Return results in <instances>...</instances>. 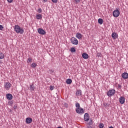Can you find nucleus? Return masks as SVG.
I'll return each instance as SVG.
<instances>
[{
	"label": "nucleus",
	"mask_w": 128,
	"mask_h": 128,
	"mask_svg": "<svg viewBox=\"0 0 128 128\" xmlns=\"http://www.w3.org/2000/svg\"><path fill=\"white\" fill-rule=\"evenodd\" d=\"M14 30L16 34H22L24 32V30L22 28H20L18 25H15Z\"/></svg>",
	"instance_id": "f257e3e1"
},
{
	"label": "nucleus",
	"mask_w": 128,
	"mask_h": 128,
	"mask_svg": "<svg viewBox=\"0 0 128 128\" xmlns=\"http://www.w3.org/2000/svg\"><path fill=\"white\" fill-rule=\"evenodd\" d=\"M112 14L114 18H118V16H120V12L118 10L116 9L113 12Z\"/></svg>",
	"instance_id": "f03ea898"
},
{
	"label": "nucleus",
	"mask_w": 128,
	"mask_h": 128,
	"mask_svg": "<svg viewBox=\"0 0 128 128\" xmlns=\"http://www.w3.org/2000/svg\"><path fill=\"white\" fill-rule=\"evenodd\" d=\"M12 84H10V82H6L4 84V88H5L6 90H10V88Z\"/></svg>",
	"instance_id": "7ed1b4c3"
},
{
	"label": "nucleus",
	"mask_w": 128,
	"mask_h": 128,
	"mask_svg": "<svg viewBox=\"0 0 128 128\" xmlns=\"http://www.w3.org/2000/svg\"><path fill=\"white\" fill-rule=\"evenodd\" d=\"M70 41L72 44H78V40L74 37H72L70 39Z\"/></svg>",
	"instance_id": "20e7f679"
},
{
	"label": "nucleus",
	"mask_w": 128,
	"mask_h": 128,
	"mask_svg": "<svg viewBox=\"0 0 128 128\" xmlns=\"http://www.w3.org/2000/svg\"><path fill=\"white\" fill-rule=\"evenodd\" d=\"M114 94H116V90H111L108 92L107 95L108 96H114Z\"/></svg>",
	"instance_id": "39448f33"
},
{
	"label": "nucleus",
	"mask_w": 128,
	"mask_h": 128,
	"mask_svg": "<svg viewBox=\"0 0 128 128\" xmlns=\"http://www.w3.org/2000/svg\"><path fill=\"white\" fill-rule=\"evenodd\" d=\"M38 32L40 34H42V36H44V34H46V32L44 30L41 28H39L38 30Z\"/></svg>",
	"instance_id": "423d86ee"
},
{
	"label": "nucleus",
	"mask_w": 128,
	"mask_h": 128,
	"mask_svg": "<svg viewBox=\"0 0 128 128\" xmlns=\"http://www.w3.org/2000/svg\"><path fill=\"white\" fill-rule=\"evenodd\" d=\"M119 102L121 104H124L126 102V98L124 96H120L119 98Z\"/></svg>",
	"instance_id": "0eeeda50"
},
{
	"label": "nucleus",
	"mask_w": 128,
	"mask_h": 128,
	"mask_svg": "<svg viewBox=\"0 0 128 128\" xmlns=\"http://www.w3.org/2000/svg\"><path fill=\"white\" fill-rule=\"evenodd\" d=\"M76 112H77V114H84V109H82L81 108H76Z\"/></svg>",
	"instance_id": "6e6552de"
},
{
	"label": "nucleus",
	"mask_w": 128,
	"mask_h": 128,
	"mask_svg": "<svg viewBox=\"0 0 128 128\" xmlns=\"http://www.w3.org/2000/svg\"><path fill=\"white\" fill-rule=\"evenodd\" d=\"M26 124H32V118H27L26 119Z\"/></svg>",
	"instance_id": "1a4fd4ad"
},
{
	"label": "nucleus",
	"mask_w": 128,
	"mask_h": 128,
	"mask_svg": "<svg viewBox=\"0 0 128 128\" xmlns=\"http://www.w3.org/2000/svg\"><path fill=\"white\" fill-rule=\"evenodd\" d=\"M84 120L85 122H88V120H90V116L88 115V114H85L84 116Z\"/></svg>",
	"instance_id": "9d476101"
},
{
	"label": "nucleus",
	"mask_w": 128,
	"mask_h": 128,
	"mask_svg": "<svg viewBox=\"0 0 128 128\" xmlns=\"http://www.w3.org/2000/svg\"><path fill=\"white\" fill-rule=\"evenodd\" d=\"M112 36L114 40H116V39L118 38V34H116V32H113L112 34Z\"/></svg>",
	"instance_id": "9b49d317"
},
{
	"label": "nucleus",
	"mask_w": 128,
	"mask_h": 128,
	"mask_svg": "<svg viewBox=\"0 0 128 128\" xmlns=\"http://www.w3.org/2000/svg\"><path fill=\"white\" fill-rule=\"evenodd\" d=\"M122 78H124V80H126L128 78V74L126 72H124L122 74Z\"/></svg>",
	"instance_id": "f8f14e48"
},
{
	"label": "nucleus",
	"mask_w": 128,
	"mask_h": 128,
	"mask_svg": "<svg viewBox=\"0 0 128 128\" xmlns=\"http://www.w3.org/2000/svg\"><path fill=\"white\" fill-rule=\"evenodd\" d=\"M6 96L7 100H12V94H6Z\"/></svg>",
	"instance_id": "ddd939ff"
},
{
	"label": "nucleus",
	"mask_w": 128,
	"mask_h": 128,
	"mask_svg": "<svg viewBox=\"0 0 128 128\" xmlns=\"http://www.w3.org/2000/svg\"><path fill=\"white\" fill-rule=\"evenodd\" d=\"M82 58H83L84 60H88V54L86 53H83L82 54Z\"/></svg>",
	"instance_id": "4468645a"
},
{
	"label": "nucleus",
	"mask_w": 128,
	"mask_h": 128,
	"mask_svg": "<svg viewBox=\"0 0 128 128\" xmlns=\"http://www.w3.org/2000/svg\"><path fill=\"white\" fill-rule=\"evenodd\" d=\"M76 36L77 38H78L79 40H80V38H82V35L80 33L78 32L76 34Z\"/></svg>",
	"instance_id": "2eb2a0df"
},
{
	"label": "nucleus",
	"mask_w": 128,
	"mask_h": 128,
	"mask_svg": "<svg viewBox=\"0 0 128 128\" xmlns=\"http://www.w3.org/2000/svg\"><path fill=\"white\" fill-rule=\"evenodd\" d=\"M72 82V79L68 78L66 80V84H70Z\"/></svg>",
	"instance_id": "dca6fc26"
},
{
	"label": "nucleus",
	"mask_w": 128,
	"mask_h": 128,
	"mask_svg": "<svg viewBox=\"0 0 128 128\" xmlns=\"http://www.w3.org/2000/svg\"><path fill=\"white\" fill-rule=\"evenodd\" d=\"M36 18L37 20H42V16L40 14H36Z\"/></svg>",
	"instance_id": "f3484780"
},
{
	"label": "nucleus",
	"mask_w": 128,
	"mask_h": 128,
	"mask_svg": "<svg viewBox=\"0 0 128 128\" xmlns=\"http://www.w3.org/2000/svg\"><path fill=\"white\" fill-rule=\"evenodd\" d=\"M4 54L2 52H0V60H4Z\"/></svg>",
	"instance_id": "a211bd4d"
},
{
	"label": "nucleus",
	"mask_w": 128,
	"mask_h": 128,
	"mask_svg": "<svg viewBox=\"0 0 128 128\" xmlns=\"http://www.w3.org/2000/svg\"><path fill=\"white\" fill-rule=\"evenodd\" d=\"M98 22L100 24H104V20H102V18H99L98 20Z\"/></svg>",
	"instance_id": "6ab92c4d"
},
{
	"label": "nucleus",
	"mask_w": 128,
	"mask_h": 128,
	"mask_svg": "<svg viewBox=\"0 0 128 128\" xmlns=\"http://www.w3.org/2000/svg\"><path fill=\"white\" fill-rule=\"evenodd\" d=\"M76 94L78 96H82V91L80 90H78L76 92Z\"/></svg>",
	"instance_id": "aec40b11"
},
{
	"label": "nucleus",
	"mask_w": 128,
	"mask_h": 128,
	"mask_svg": "<svg viewBox=\"0 0 128 128\" xmlns=\"http://www.w3.org/2000/svg\"><path fill=\"white\" fill-rule=\"evenodd\" d=\"M30 90L31 92H32V90H34V84H32L30 86Z\"/></svg>",
	"instance_id": "412c9836"
},
{
	"label": "nucleus",
	"mask_w": 128,
	"mask_h": 128,
	"mask_svg": "<svg viewBox=\"0 0 128 128\" xmlns=\"http://www.w3.org/2000/svg\"><path fill=\"white\" fill-rule=\"evenodd\" d=\"M36 66H37L36 64V63H32L31 64L30 66H31V68H36Z\"/></svg>",
	"instance_id": "4be33fe9"
},
{
	"label": "nucleus",
	"mask_w": 128,
	"mask_h": 128,
	"mask_svg": "<svg viewBox=\"0 0 128 128\" xmlns=\"http://www.w3.org/2000/svg\"><path fill=\"white\" fill-rule=\"evenodd\" d=\"M70 52H76V48H70Z\"/></svg>",
	"instance_id": "5701e85b"
},
{
	"label": "nucleus",
	"mask_w": 128,
	"mask_h": 128,
	"mask_svg": "<svg viewBox=\"0 0 128 128\" xmlns=\"http://www.w3.org/2000/svg\"><path fill=\"white\" fill-rule=\"evenodd\" d=\"M76 106L77 108H80V103H76Z\"/></svg>",
	"instance_id": "b1692460"
},
{
	"label": "nucleus",
	"mask_w": 128,
	"mask_h": 128,
	"mask_svg": "<svg viewBox=\"0 0 128 128\" xmlns=\"http://www.w3.org/2000/svg\"><path fill=\"white\" fill-rule=\"evenodd\" d=\"M104 124H102V123H100L99 124V128H104Z\"/></svg>",
	"instance_id": "393cba45"
},
{
	"label": "nucleus",
	"mask_w": 128,
	"mask_h": 128,
	"mask_svg": "<svg viewBox=\"0 0 128 128\" xmlns=\"http://www.w3.org/2000/svg\"><path fill=\"white\" fill-rule=\"evenodd\" d=\"M32 58H28L27 61V62L28 64L29 62H32Z\"/></svg>",
	"instance_id": "a878e982"
},
{
	"label": "nucleus",
	"mask_w": 128,
	"mask_h": 128,
	"mask_svg": "<svg viewBox=\"0 0 128 128\" xmlns=\"http://www.w3.org/2000/svg\"><path fill=\"white\" fill-rule=\"evenodd\" d=\"M97 56H98V58H102V53L98 52L97 54Z\"/></svg>",
	"instance_id": "bb28decb"
},
{
	"label": "nucleus",
	"mask_w": 128,
	"mask_h": 128,
	"mask_svg": "<svg viewBox=\"0 0 128 128\" xmlns=\"http://www.w3.org/2000/svg\"><path fill=\"white\" fill-rule=\"evenodd\" d=\"M50 90H54V86H50Z\"/></svg>",
	"instance_id": "cd10ccee"
},
{
	"label": "nucleus",
	"mask_w": 128,
	"mask_h": 128,
	"mask_svg": "<svg viewBox=\"0 0 128 128\" xmlns=\"http://www.w3.org/2000/svg\"><path fill=\"white\" fill-rule=\"evenodd\" d=\"M42 12V8H38V12H39L40 14Z\"/></svg>",
	"instance_id": "c85d7f7f"
},
{
	"label": "nucleus",
	"mask_w": 128,
	"mask_h": 128,
	"mask_svg": "<svg viewBox=\"0 0 128 128\" xmlns=\"http://www.w3.org/2000/svg\"><path fill=\"white\" fill-rule=\"evenodd\" d=\"M76 4H79V2H80V0H74Z\"/></svg>",
	"instance_id": "c756f323"
},
{
	"label": "nucleus",
	"mask_w": 128,
	"mask_h": 128,
	"mask_svg": "<svg viewBox=\"0 0 128 128\" xmlns=\"http://www.w3.org/2000/svg\"><path fill=\"white\" fill-rule=\"evenodd\" d=\"M4 30V26L0 25V30Z\"/></svg>",
	"instance_id": "7c9ffc66"
},
{
	"label": "nucleus",
	"mask_w": 128,
	"mask_h": 128,
	"mask_svg": "<svg viewBox=\"0 0 128 128\" xmlns=\"http://www.w3.org/2000/svg\"><path fill=\"white\" fill-rule=\"evenodd\" d=\"M52 2H54V4H56V2H58V0H52Z\"/></svg>",
	"instance_id": "2f4dec72"
},
{
	"label": "nucleus",
	"mask_w": 128,
	"mask_h": 128,
	"mask_svg": "<svg viewBox=\"0 0 128 128\" xmlns=\"http://www.w3.org/2000/svg\"><path fill=\"white\" fill-rule=\"evenodd\" d=\"M88 124H92V120H90L89 122H88Z\"/></svg>",
	"instance_id": "473e14b6"
},
{
	"label": "nucleus",
	"mask_w": 128,
	"mask_h": 128,
	"mask_svg": "<svg viewBox=\"0 0 128 128\" xmlns=\"http://www.w3.org/2000/svg\"><path fill=\"white\" fill-rule=\"evenodd\" d=\"M14 0H7L8 2L12 3Z\"/></svg>",
	"instance_id": "72a5a7b5"
},
{
	"label": "nucleus",
	"mask_w": 128,
	"mask_h": 128,
	"mask_svg": "<svg viewBox=\"0 0 128 128\" xmlns=\"http://www.w3.org/2000/svg\"><path fill=\"white\" fill-rule=\"evenodd\" d=\"M43 2H46L48 0H42Z\"/></svg>",
	"instance_id": "f704fd0d"
},
{
	"label": "nucleus",
	"mask_w": 128,
	"mask_h": 128,
	"mask_svg": "<svg viewBox=\"0 0 128 128\" xmlns=\"http://www.w3.org/2000/svg\"><path fill=\"white\" fill-rule=\"evenodd\" d=\"M88 128H92V127L90 126H88Z\"/></svg>",
	"instance_id": "c9c22d12"
},
{
	"label": "nucleus",
	"mask_w": 128,
	"mask_h": 128,
	"mask_svg": "<svg viewBox=\"0 0 128 128\" xmlns=\"http://www.w3.org/2000/svg\"><path fill=\"white\" fill-rule=\"evenodd\" d=\"M109 128H114V127L110 126V127Z\"/></svg>",
	"instance_id": "e433bc0d"
},
{
	"label": "nucleus",
	"mask_w": 128,
	"mask_h": 128,
	"mask_svg": "<svg viewBox=\"0 0 128 128\" xmlns=\"http://www.w3.org/2000/svg\"><path fill=\"white\" fill-rule=\"evenodd\" d=\"M119 86L120 87V85Z\"/></svg>",
	"instance_id": "4c0bfd02"
}]
</instances>
